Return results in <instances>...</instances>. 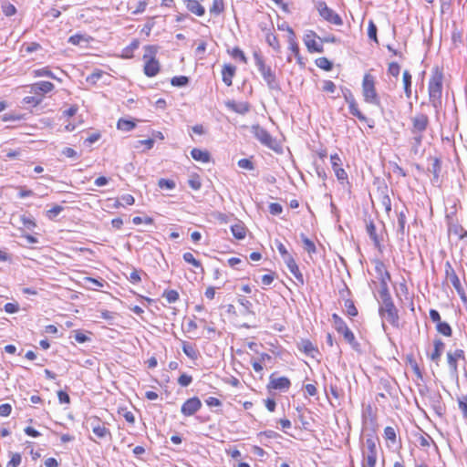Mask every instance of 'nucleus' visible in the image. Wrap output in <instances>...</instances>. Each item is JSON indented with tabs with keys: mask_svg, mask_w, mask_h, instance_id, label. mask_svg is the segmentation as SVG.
<instances>
[{
	"mask_svg": "<svg viewBox=\"0 0 467 467\" xmlns=\"http://www.w3.org/2000/svg\"><path fill=\"white\" fill-rule=\"evenodd\" d=\"M444 73L442 67L436 66L431 70L429 80V99L437 108L441 104Z\"/></svg>",
	"mask_w": 467,
	"mask_h": 467,
	"instance_id": "obj_1",
	"label": "nucleus"
},
{
	"mask_svg": "<svg viewBox=\"0 0 467 467\" xmlns=\"http://www.w3.org/2000/svg\"><path fill=\"white\" fill-rule=\"evenodd\" d=\"M382 305L379 308V313L382 318H385L389 324L395 327H400V317L397 307L395 306L389 291L386 294H380Z\"/></svg>",
	"mask_w": 467,
	"mask_h": 467,
	"instance_id": "obj_2",
	"label": "nucleus"
},
{
	"mask_svg": "<svg viewBox=\"0 0 467 467\" xmlns=\"http://www.w3.org/2000/svg\"><path fill=\"white\" fill-rule=\"evenodd\" d=\"M361 89L366 103L379 106L380 99L376 88V78L370 72L364 74Z\"/></svg>",
	"mask_w": 467,
	"mask_h": 467,
	"instance_id": "obj_3",
	"label": "nucleus"
},
{
	"mask_svg": "<svg viewBox=\"0 0 467 467\" xmlns=\"http://www.w3.org/2000/svg\"><path fill=\"white\" fill-rule=\"evenodd\" d=\"M379 451V439L375 436L367 438L362 449V466L376 467Z\"/></svg>",
	"mask_w": 467,
	"mask_h": 467,
	"instance_id": "obj_4",
	"label": "nucleus"
},
{
	"mask_svg": "<svg viewBox=\"0 0 467 467\" xmlns=\"http://www.w3.org/2000/svg\"><path fill=\"white\" fill-rule=\"evenodd\" d=\"M331 318L336 331L342 335L345 341H347L355 350H359L360 344L357 341L354 333L348 327L344 319L336 313L332 314Z\"/></svg>",
	"mask_w": 467,
	"mask_h": 467,
	"instance_id": "obj_5",
	"label": "nucleus"
},
{
	"mask_svg": "<svg viewBox=\"0 0 467 467\" xmlns=\"http://www.w3.org/2000/svg\"><path fill=\"white\" fill-rule=\"evenodd\" d=\"M429 117L424 113H418L411 118L410 132L413 135L415 147L420 146L423 140V133L429 126Z\"/></svg>",
	"mask_w": 467,
	"mask_h": 467,
	"instance_id": "obj_6",
	"label": "nucleus"
},
{
	"mask_svg": "<svg viewBox=\"0 0 467 467\" xmlns=\"http://www.w3.org/2000/svg\"><path fill=\"white\" fill-rule=\"evenodd\" d=\"M146 52L143 56L144 59H147L144 65V74L147 77H154L160 71V63L155 59L156 48L153 46L145 47Z\"/></svg>",
	"mask_w": 467,
	"mask_h": 467,
	"instance_id": "obj_7",
	"label": "nucleus"
},
{
	"mask_svg": "<svg viewBox=\"0 0 467 467\" xmlns=\"http://www.w3.org/2000/svg\"><path fill=\"white\" fill-rule=\"evenodd\" d=\"M251 132L264 146L278 151L279 145L277 140L274 139L265 129L259 125H253L251 127Z\"/></svg>",
	"mask_w": 467,
	"mask_h": 467,
	"instance_id": "obj_8",
	"label": "nucleus"
},
{
	"mask_svg": "<svg viewBox=\"0 0 467 467\" xmlns=\"http://www.w3.org/2000/svg\"><path fill=\"white\" fill-rule=\"evenodd\" d=\"M317 9L318 11L319 16L326 20L327 23L332 24L334 26H342L343 19L342 17L336 13L333 9L327 6V3L324 1H320L317 3Z\"/></svg>",
	"mask_w": 467,
	"mask_h": 467,
	"instance_id": "obj_9",
	"label": "nucleus"
},
{
	"mask_svg": "<svg viewBox=\"0 0 467 467\" xmlns=\"http://www.w3.org/2000/svg\"><path fill=\"white\" fill-rule=\"evenodd\" d=\"M374 265L377 277L380 283V294H386L389 291V283L391 280L390 274L382 261L375 260Z\"/></svg>",
	"mask_w": 467,
	"mask_h": 467,
	"instance_id": "obj_10",
	"label": "nucleus"
},
{
	"mask_svg": "<svg viewBox=\"0 0 467 467\" xmlns=\"http://www.w3.org/2000/svg\"><path fill=\"white\" fill-rule=\"evenodd\" d=\"M330 162L332 170L338 182L342 185L348 184V175L342 167L343 161L341 157L337 153L331 154Z\"/></svg>",
	"mask_w": 467,
	"mask_h": 467,
	"instance_id": "obj_11",
	"label": "nucleus"
},
{
	"mask_svg": "<svg viewBox=\"0 0 467 467\" xmlns=\"http://www.w3.org/2000/svg\"><path fill=\"white\" fill-rule=\"evenodd\" d=\"M445 275H446L447 280L450 281V283L452 285V286L455 288V290L459 294L461 299L463 302H466L467 296H466L465 290H464L463 286L462 285L460 278L457 275L455 270L452 268V266L449 263H447V265H446Z\"/></svg>",
	"mask_w": 467,
	"mask_h": 467,
	"instance_id": "obj_12",
	"label": "nucleus"
},
{
	"mask_svg": "<svg viewBox=\"0 0 467 467\" xmlns=\"http://www.w3.org/2000/svg\"><path fill=\"white\" fill-rule=\"evenodd\" d=\"M447 363L450 368V371L453 375L458 374V363L460 361L465 360L464 351L461 348H456L454 350H450L446 354Z\"/></svg>",
	"mask_w": 467,
	"mask_h": 467,
	"instance_id": "obj_13",
	"label": "nucleus"
},
{
	"mask_svg": "<svg viewBox=\"0 0 467 467\" xmlns=\"http://www.w3.org/2000/svg\"><path fill=\"white\" fill-rule=\"evenodd\" d=\"M202 408V401L198 397H192L188 399L181 408V412L185 417L194 415Z\"/></svg>",
	"mask_w": 467,
	"mask_h": 467,
	"instance_id": "obj_14",
	"label": "nucleus"
},
{
	"mask_svg": "<svg viewBox=\"0 0 467 467\" xmlns=\"http://www.w3.org/2000/svg\"><path fill=\"white\" fill-rule=\"evenodd\" d=\"M304 42L309 52L322 53L324 51L323 46L319 41L318 36L313 31L308 32L305 37Z\"/></svg>",
	"mask_w": 467,
	"mask_h": 467,
	"instance_id": "obj_15",
	"label": "nucleus"
},
{
	"mask_svg": "<svg viewBox=\"0 0 467 467\" xmlns=\"http://www.w3.org/2000/svg\"><path fill=\"white\" fill-rule=\"evenodd\" d=\"M345 100L348 105V111L361 122H368V118L360 110L359 106L352 94L345 95Z\"/></svg>",
	"mask_w": 467,
	"mask_h": 467,
	"instance_id": "obj_16",
	"label": "nucleus"
},
{
	"mask_svg": "<svg viewBox=\"0 0 467 467\" xmlns=\"http://www.w3.org/2000/svg\"><path fill=\"white\" fill-rule=\"evenodd\" d=\"M55 88L52 82L39 81L30 86V92L42 98L45 94L51 92Z\"/></svg>",
	"mask_w": 467,
	"mask_h": 467,
	"instance_id": "obj_17",
	"label": "nucleus"
},
{
	"mask_svg": "<svg viewBox=\"0 0 467 467\" xmlns=\"http://www.w3.org/2000/svg\"><path fill=\"white\" fill-rule=\"evenodd\" d=\"M290 387V379L286 377H276L275 374H272L270 376V381L268 384V388L279 389V390H287Z\"/></svg>",
	"mask_w": 467,
	"mask_h": 467,
	"instance_id": "obj_18",
	"label": "nucleus"
},
{
	"mask_svg": "<svg viewBox=\"0 0 467 467\" xmlns=\"http://www.w3.org/2000/svg\"><path fill=\"white\" fill-rule=\"evenodd\" d=\"M444 343L441 338H435L433 340V350L430 354L429 358L431 361H433L436 365H439L441 360V354L444 349Z\"/></svg>",
	"mask_w": 467,
	"mask_h": 467,
	"instance_id": "obj_19",
	"label": "nucleus"
},
{
	"mask_svg": "<svg viewBox=\"0 0 467 467\" xmlns=\"http://www.w3.org/2000/svg\"><path fill=\"white\" fill-rule=\"evenodd\" d=\"M89 424L91 426L93 433L98 438L103 439L106 436L110 435L109 430L107 429L103 424H100L99 419L94 418L93 420H90Z\"/></svg>",
	"mask_w": 467,
	"mask_h": 467,
	"instance_id": "obj_20",
	"label": "nucleus"
},
{
	"mask_svg": "<svg viewBox=\"0 0 467 467\" xmlns=\"http://www.w3.org/2000/svg\"><path fill=\"white\" fill-rule=\"evenodd\" d=\"M274 245L281 254L284 261L285 262L288 269L292 272V257L290 256L285 244H283L282 241L275 239L274 242Z\"/></svg>",
	"mask_w": 467,
	"mask_h": 467,
	"instance_id": "obj_21",
	"label": "nucleus"
},
{
	"mask_svg": "<svg viewBox=\"0 0 467 467\" xmlns=\"http://www.w3.org/2000/svg\"><path fill=\"white\" fill-rule=\"evenodd\" d=\"M298 348L311 358H315L318 354L317 347L308 339L302 340L298 345Z\"/></svg>",
	"mask_w": 467,
	"mask_h": 467,
	"instance_id": "obj_22",
	"label": "nucleus"
},
{
	"mask_svg": "<svg viewBox=\"0 0 467 467\" xmlns=\"http://www.w3.org/2000/svg\"><path fill=\"white\" fill-rule=\"evenodd\" d=\"M236 67L233 65L227 64L223 66V68L222 70V77L223 83L230 87L233 84V78L235 74Z\"/></svg>",
	"mask_w": 467,
	"mask_h": 467,
	"instance_id": "obj_23",
	"label": "nucleus"
},
{
	"mask_svg": "<svg viewBox=\"0 0 467 467\" xmlns=\"http://www.w3.org/2000/svg\"><path fill=\"white\" fill-rule=\"evenodd\" d=\"M186 8L192 14L202 16L205 13L204 7L199 3L198 0H184Z\"/></svg>",
	"mask_w": 467,
	"mask_h": 467,
	"instance_id": "obj_24",
	"label": "nucleus"
},
{
	"mask_svg": "<svg viewBox=\"0 0 467 467\" xmlns=\"http://www.w3.org/2000/svg\"><path fill=\"white\" fill-rule=\"evenodd\" d=\"M264 78V80L266 82L267 86L270 88H275L277 87V82L275 79V75L270 68V67H265V70L259 71Z\"/></svg>",
	"mask_w": 467,
	"mask_h": 467,
	"instance_id": "obj_25",
	"label": "nucleus"
},
{
	"mask_svg": "<svg viewBox=\"0 0 467 467\" xmlns=\"http://www.w3.org/2000/svg\"><path fill=\"white\" fill-rule=\"evenodd\" d=\"M449 234H452L459 239H463L467 237V230L464 229V227L458 223H451L448 229Z\"/></svg>",
	"mask_w": 467,
	"mask_h": 467,
	"instance_id": "obj_26",
	"label": "nucleus"
},
{
	"mask_svg": "<svg viewBox=\"0 0 467 467\" xmlns=\"http://www.w3.org/2000/svg\"><path fill=\"white\" fill-rule=\"evenodd\" d=\"M226 106L231 110L239 113V114H245L249 111V105L245 102H235L234 100L228 101L226 103Z\"/></svg>",
	"mask_w": 467,
	"mask_h": 467,
	"instance_id": "obj_27",
	"label": "nucleus"
},
{
	"mask_svg": "<svg viewBox=\"0 0 467 467\" xmlns=\"http://www.w3.org/2000/svg\"><path fill=\"white\" fill-rule=\"evenodd\" d=\"M192 159L206 163L210 161V153L207 150L194 148L191 151Z\"/></svg>",
	"mask_w": 467,
	"mask_h": 467,
	"instance_id": "obj_28",
	"label": "nucleus"
},
{
	"mask_svg": "<svg viewBox=\"0 0 467 467\" xmlns=\"http://www.w3.org/2000/svg\"><path fill=\"white\" fill-rule=\"evenodd\" d=\"M411 74L408 70H405L402 74V83L405 95L408 99L411 97Z\"/></svg>",
	"mask_w": 467,
	"mask_h": 467,
	"instance_id": "obj_29",
	"label": "nucleus"
},
{
	"mask_svg": "<svg viewBox=\"0 0 467 467\" xmlns=\"http://www.w3.org/2000/svg\"><path fill=\"white\" fill-rule=\"evenodd\" d=\"M231 231L233 235L238 240L244 239L246 235V229L243 223H235L232 225Z\"/></svg>",
	"mask_w": 467,
	"mask_h": 467,
	"instance_id": "obj_30",
	"label": "nucleus"
},
{
	"mask_svg": "<svg viewBox=\"0 0 467 467\" xmlns=\"http://www.w3.org/2000/svg\"><path fill=\"white\" fill-rule=\"evenodd\" d=\"M301 242L303 249L307 252L309 254H312L316 252V244L314 241L306 235H301Z\"/></svg>",
	"mask_w": 467,
	"mask_h": 467,
	"instance_id": "obj_31",
	"label": "nucleus"
},
{
	"mask_svg": "<svg viewBox=\"0 0 467 467\" xmlns=\"http://www.w3.org/2000/svg\"><path fill=\"white\" fill-rule=\"evenodd\" d=\"M344 307L346 310V314L348 317H353L358 316V308L356 307L355 303L352 299L346 298L344 301Z\"/></svg>",
	"mask_w": 467,
	"mask_h": 467,
	"instance_id": "obj_32",
	"label": "nucleus"
},
{
	"mask_svg": "<svg viewBox=\"0 0 467 467\" xmlns=\"http://www.w3.org/2000/svg\"><path fill=\"white\" fill-rule=\"evenodd\" d=\"M417 441L419 445L422 448H429L431 445H436L433 439L427 433L420 434L417 437Z\"/></svg>",
	"mask_w": 467,
	"mask_h": 467,
	"instance_id": "obj_33",
	"label": "nucleus"
},
{
	"mask_svg": "<svg viewBox=\"0 0 467 467\" xmlns=\"http://www.w3.org/2000/svg\"><path fill=\"white\" fill-rule=\"evenodd\" d=\"M182 351L188 358L192 360H195L198 358V351L193 346L186 341H182Z\"/></svg>",
	"mask_w": 467,
	"mask_h": 467,
	"instance_id": "obj_34",
	"label": "nucleus"
},
{
	"mask_svg": "<svg viewBox=\"0 0 467 467\" xmlns=\"http://www.w3.org/2000/svg\"><path fill=\"white\" fill-rule=\"evenodd\" d=\"M406 359L416 377L421 379L422 372L414 357L412 355H408Z\"/></svg>",
	"mask_w": 467,
	"mask_h": 467,
	"instance_id": "obj_35",
	"label": "nucleus"
},
{
	"mask_svg": "<svg viewBox=\"0 0 467 467\" xmlns=\"http://www.w3.org/2000/svg\"><path fill=\"white\" fill-rule=\"evenodd\" d=\"M253 57L254 59L255 66L257 67L258 71L265 70V67H266V64L265 62L264 57L260 50H254Z\"/></svg>",
	"mask_w": 467,
	"mask_h": 467,
	"instance_id": "obj_36",
	"label": "nucleus"
},
{
	"mask_svg": "<svg viewBox=\"0 0 467 467\" xmlns=\"http://www.w3.org/2000/svg\"><path fill=\"white\" fill-rule=\"evenodd\" d=\"M315 63L317 67L325 71H330L333 67L332 62L325 57L317 58Z\"/></svg>",
	"mask_w": 467,
	"mask_h": 467,
	"instance_id": "obj_37",
	"label": "nucleus"
},
{
	"mask_svg": "<svg viewBox=\"0 0 467 467\" xmlns=\"http://www.w3.org/2000/svg\"><path fill=\"white\" fill-rule=\"evenodd\" d=\"M135 127V122L125 119H119L117 123V128L123 131L132 130Z\"/></svg>",
	"mask_w": 467,
	"mask_h": 467,
	"instance_id": "obj_38",
	"label": "nucleus"
},
{
	"mask_svg": "<svg viewBox=\"0 0 467 467\" xmlns=\"http://www.w3.org/2000/svg\"><path fill=\"white\" fill-rule=\"evenodd\" d=\"M88 41H89L88 36H87L85 35H80V34L73 35L68 38V43L75 45V46H79V45H82L83 43L88 44Z\"/></svg>",
	"mask_w": 467,
	"mask_h": 467,
	"instance_id": "obj_39",
	"label": "nucleus"
},
{
	"mask_svg": "<svg viewBox=\"0 0 467 467\" xmlns=\"http://www.w3.org/2000/svg\"><path fill=\"white\" fill-rule=\"evenodd\" d=\"M438 333L444 337H451L452 335V329L447 322H441L436 326Z\"/></svg>",
	"mask_w": 467,
	"mask_h": 467,
	"instance_id": "obj_40",
	"label": "nucleus"
},
{
	"mask_svg": "<svg viewBox=\"0 0 467 467\" xmlns=\"http://www.w3.org/2000/svg\"><path fill=\"white\" fill-rule=\"evenodd\" d=\"M277 28L281 31H287V42H288V48L292 49V28L289 26L287 22H281L277 23Z\"/></svg>",
	"mask_w": 467,
	"mask_h": 467,
	"instance_id": "obj_41",
	"label": "nucleus"
},
{
	"mask_svg": "<svg viewBox=\"0 0 467 467\" xmlns=\"http://www.w3.org/2000/svg\"><path fill=\"white\" fill-rule=\"evenodd\" d=\"M224 9V4L223 0H213L212 6L210 7V13L214 16H219Z\"/></svg>",
	"mask_w": 467,
	"mask_h": 467,
	"instance_id": "obj_42",
	"label": "nucleus"
},
{
	"mask_svg": "<svg viewBox=\"0 0 467 467\" xmlns=\"http://www.w3.org/2000/svg\"><path fill=\"white\" fill-rule=\"evenodd\" d=\"M384 438L386 441H389L392 444L397 441V432L393 427L387 426L384 429Z\"/></svg>",
	"mask_w": 467,
	"mask_h": 467,
	"instance_id": "obj_43",
	"label": "nucleus"
},
{
	"mask_svg": "<svg viewBox=\"0 0 467 467\" xmlns=\"http://www.w3.org/2000/svg\"><path fill=\"white\" fill-rule=\"evenodd\" d=\"M377 26L373 20H369L368 23V36L375 43H379L377 36Z\"/></svg>",
	"mask_w": 467,
	"mask_h": 467,
	"instance_id": "obj_44",
	"label": "nucleus"
},
{
	"mask_svg": "<svg viewBox=\"0 0 467 467\" xmlns=\"http://www.w3.org/2000/svg\"><path fill=\"white\" fill-rule=\"evenodd\" d=\"M458 407L461 410L462 417L467 420V394L458 398Z\"/></svg>",
	"mask_w": 467,
	"mask_h": 467,
	"instance_id": "obj_45",
	"label": "nucleus"
},
{
	"mask_svg": "<svg viewBox=\"0 0 467 467\" xmlns=\"http://www.w3.org/2000/svg\"><path fill=\"white\" fill-rule=\"evenodd\" d=\"M33 75L36 78L47 77V78H54V79L57 78L55 77V75L52 73V71L48 69V67H42V68L35 69L33 71Z\"/></svg>",
	"mask_w": 467,
	"mask_h": 467,
	"instance_id": "obj_46",
	"label": "nucleus"
},
{
	"mask_svg": "<svg viewBox=\"0 0 467 467\" xmlns=\"http://www.w3.org/2000/svg\"><path fill=\"white\" fill-rule=\"evenodd\" d=\"M189 83V78L186 76L173 77L171 80V84L174 87H184Z\"/></svg>",
	"mask_w": 467,
	"mask_h": 467,
	"instance_id": "obj_47",
	"label": "nucleus"
},
{
	"mask_svg": "<svg viewBox=\"0 0 467 467\" xmlns=\"http://www.w3.org/2000/svg\"><path fill=\"white\" fill-rule=\"evenodd\" d=\"M182 257L186 263L191 264L197 268L200 267L202 269L201 262L199 260L195 259V257L193 256V254L192 253H190V252L184 253Z\"/></svg>",
	"mask_w": 467,
	"mask_h": 467,
	"instance_id": "obj_48",
	"label": "nucleus"
},
{
	"mask_svg": "<svg viewBox=\"0 0 467 467\" xmlns=\"http://www.w3.org/2000/svg\"><path fill=\"white\" fill-rule=\"evenodd\" d=\"M441 171V160L437 157H434L432 167H431V172L433 173V176L436 180L439 179Z\"/></svg>",
	"mask_w": 467,
	"mask_h": 467,
	"instance_id": "obj_49",
	"label": "nucleus"
},
{
	"mask_svg": "<svg viewBox=\"0 0 467 467\" xmlns=\"http://www.w3.org/2000/svg\"><path fill=\"white\" fill-rule=\"evenodd\" d=\"M163 297H165L169 303H174L179 299V293L172 289L165 290L163 293Z\"/></svg>",
	"mask_w": 467,
	"mask_h": 467,
	"instance_id": "obj_50",
	"label": "nucleus"
},
{
	"mask_svg": "<svg viewBox=\"0 0 467 467\" xmlns=\"http://www.w3.org/2000/svg\"><path fill=\"white\" fill-rule=\"evenodd\" d=\"M188 184L192 189L195 191L200 190L202 187L200 177L196 174L191 176V178L188 181Z\"/></svg>",
	"mask_w": 467,
	"mask_h": 467,
	"instance_id": "obj_51",
	"label": "nucleus"
},
{
	"mask_svg": "<svg viewBox=\"0 0 467 467\" xmlns=\"http://www.w3.org/2000/svg\"><path fill=\"white\" fill-rule=\"evenodd\" d=\"M22 457L20 453H12L10 461L7 462L6 467H18L21 463Z\"/></svg>",
	"mask_w": 467,
	"mask_h": 467,
	"instance_id": "obj_52",
	"label": "nucleus"
},
{
	"mask_svg": "<svg viewBox=\"0 0 467 467\" xmlns=\"http://www.w3.org/2000/svg\"><path fill=\"white\" fill-rule=\"evenodd\" d=\"M231 56L234 59H240L242 62L247 63V58H246L244 51L241 50L239 47L233 48V50L231 52Z\"/></svg>",
	"mask_w": 467,
	"mask_h": 467,
	"instance_id": "obj_53",
	"label": "nucleus"
},
{
	"mask_svg": "<svg viewBox=\"0 0 467 467\" xmlns=\"http://www.w3.org/2000/svg\"><path fill=\"white\" fill-rule=\"evenodd\" d=\"M400 72V66L397 62H391L388 67V73L395 78L399 77Z\"/></svg>",
	"mask_w": 467,
	"mask_h": 467,
	"instance_id": "obj_54",
	"label": "nucleus"
},
{
	"mask_svg": "<svg viewBox=\"0 0 467 467\" xmlns=\"http://www.w3.org/2000/svg\"><path fill=\"white\" fill-rule=\"evenodd\" d=\"M23 102L25 104H32L33 106H37L42 102V98L37 95L27 96L23 99Z\"/></svg>",
	"mask_w": 467,
	"mask_h": 467,
	"instance_id": "obj_55",
	"label": "nucleus"
},
{
	"mask_svg": "<svg viewBox=\"0 0 467 467\" xmlns=\"http://www.w3.org/2000/svg\"><path fill=\"white\" fill-rule=\"evenodd\" d=\"M20 220H21L23 225L28 230H33L36 226L33 218H29V217H26V215H22L20 217Z\"/></svg>",
	"mask_w": 467,
	"mask_h": 467,
	"instance_id": "obj_56",
	"label": "nucleus"
},
{
	"mask_svg": "<svg viewBox=\"0 0 467 467\" xmlns=\"http://www.w3.org/2000/svg\"><path fill=\"white\" fill-rule=\"evenodd\" d=\"M266 42L268 43L269 46H271L274 49H278L279 48V43H278V39H277V36H275L274 34L272 33H268L266 35Z\"/></svg>",
	"mask_w": 467,
	"mask_h": 467,
	"instance_id": "obj_57",
	"label": "nucleus"
},
{
	"mask_svg": "<svg viewBox=\"0 0 467 467\" xmlns=\"http://www.w3.org/2000/svg\"><path fill=\"white\" fill-rule=\"evenodd\" d=\"M158 186L161 189L166 188L171 190L175 187V182L172 180L168 179H160L158 182Z\"/></svg>",
	"mask_w": 467,
	"mask_h": 467,
	"instance_id": "obj_58",
	"label": "nucleus"
},
{
	"mask_svg": "<svg viewBox=\"0 0 467 467\" xmlns=\"http://www.w3.org/2000/svg\"><path fill=\"white\" fill-rule=\"evenodd\" d=\"M192 381V377L185 373L182 374L178 379V383L182 387L189 386Z\"/></svg>",
	"mask_w": 467,
	"mask_h": 467,
	"instance_id": "obj_59",
	"label": "nucleus"
},
{
	"mask_svg": "<svg viewBox=\"0 0 467 467\" xmlns=\"http://www.w3.org/2000/svg\"><path fill=\"white\" fill-rule=\"evenodd\" d=\"M63 211V207L60 205H55L53 208L47 212V216L49 219H54Z\"/></svg>",
	"mask_w": 467,
	"mask_h": 467,
	"instance_id": "obj_60",
	"label": "nucleus"
},
{
	"mask_svg": "<svg viewBox=\"0 0 467 467\" xmlns=\"http://www.w3.org/2000/svg\"><path fill=\"white\" fill-rule=\"evenodd\" d=\"M2 9H3V13L6 16H11L15 15L16 12L15 5H13L12 4H8V3L3 5Z\"/></svg>",
	"mask_w": 467,
	"mask_h": 467,
	"instance_id": "obj_61",
	"label": "nucleus"
},
{
	"mask_svg": "<svg viewBox=\"0 0 467 467\" xmlns=\"http://www.w3.org/2000/svg\"><path fill=\"white\" fill-rule=\"evenodd\" d=\"M398 224L400 233L403 234L405 232V225H406V214L403 212H400L398 214Z\"/></svg>",
	"mask_w": 467,
	"mask_h": 467,
	"instance_id": "obj_62",
	"label": "nucleus"
},
{
	"mask_svg": "<svg viewBox=\"0 0 467 467\" xmlns=\"http://www.w3.org/2000/svg\"><path fill=\"white\" fill-rule=\"evenodd\" d=\"M4 309L6 313L14 314L18 312L19 305L17 303H6L4 306Z\"/></svg>",
	"mask_w": 467,
	"mask_h": 467,
	"instance_id": "obj_63",
	"label": "nucleus"
},
{
	"mask_svg": "<svg viewBox=\"0 0 467 467\" xmlns=\"http://www.w3.org/2000/svg\"><path fill=\"white\" fill-rule=\"evenodd\" d=\"M238 166L245 170H254V163L248 159H241L238 161Z\"/></svg>",
	"mask_w": 467,
	"mask_h": 467,
	"instance_id": "obj_64",
	"label": "nucleus"
}]
</instances>
